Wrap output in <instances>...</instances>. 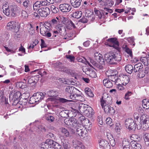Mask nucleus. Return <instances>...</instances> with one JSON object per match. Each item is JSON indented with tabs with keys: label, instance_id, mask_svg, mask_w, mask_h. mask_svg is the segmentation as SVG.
<instances>
[{
	"label": "nucleus",
	"instance_id": "473e14b6",
	"mask_svg": "<svg viewBox=\"0 0 149 149\" xmlns=\"http://www.w3.org/2000/svg\"><path fill=\"white\" fill-rule=\"evenodd\" d=\"M57 30L62 35L66 34V29L64 26L59 25L58 26Z\"/></svg>",
	"mask_w": 149,
	"mask_h": 149
},
{
	"label": "nucleus",
	"instance_id": "0eeeda50",
	"mask_svg": "<svg viewBox=\"0 0 149 149\" xmlns=\"http://www.w3.org/2000/svg\"><path fill=\"white\" fill-rule=\"evenodd\" d=\"M42 27L40 26V32L41 34L43 36H45L47 38L51 37L52 34L50 32L51 29L48 27V28L45 26H42Z\"/></svg>",
	"mask_w": 149,
	"mask_h": 149
},
{
	"label": "nucleus",
	"instance_id": "f03ea898",
	"mask_svg": "<svg viewBox=\"0 0 149 149\" xmlns=\"http://www.w3.org/2000/svg\"><path fill=\"white\" fill-rule=\"evenodd\" d=\"M19 8L16 5H11L10 6L3 5L2 6L3 13L8 17H10V16H15Z\"/></svg>",
	"mask_w": 149,
	"mask_h": 149
},
{
	"label": "nucleus",
	"instance_id": "a18cd8bd",
	"mask_svg": "<svg viewBox=\"0 0 149 149\" xmlns=\"http://www.w3.org/2000/svg\"><path fill=\"white\" fill-rule=\"evenodd\" d=\"M54 66L55 68H58L59 70H62V69L63 67V65L62 63L58 61L54 64Z\"/></svg>",
	"mask_w": 149,
	"mask_h": 149
},
{
	"label": "nucleus",
	"instance_id": "a878e982",
	"mask_svg": "<svg viewBox=\"0 0 149 149\" xmlns=\"http://www.w3.org/2000/svg\"><path fill=\"white\" fill-rule=\"evenodd\" d=\"M143 68V65L141 63H139L134 65V71L135 72L141 71Z\"/></svg>",
	"mask_w": 149,
	"mask_h": 149
},
{
	"label": "nucleus",
	"instance_id": "603ef678",
	"mask_svg": "<svg viewBox=\"0 0 149 149\" xmlns=\"http://www.w3.org/2000/svg\"><path fill=\"white\" fill-rule=\"evenodd\" d=\"M68 26L67 27L68 29H72V28H75V26L74 24L70 20L68 22Z\"/></svg>",
	"mask_w": 149,
	"mask_h": 149
},
{
	"label": "nucleus",
	"instance_id": "2eb2a0df",
	"mask_svg": "<svg viewBox=\"0 0 149 149\" xmlns=\"http://www.w3.org/2000/svg\"><path fill=\"white\" fill-rule=\"evenodd\" d=\"M95 59L97 62H99L102 64L104 63V60L103 58L102 55L98 53H95L94 54Z\"/></svg>",
	"mask_w": 149,
	"mask_h": 149
},
{
	"label": "nucleus",
	"instance_id": "3c124183",
	"mask_svg": "<svg viewBox=\"0 0 149 149\" xmlns=\"http://www.w3.org/2000/svg\"><path fill=\"white\" fill-rule=\"evenodd\" d=\"M138 136L135 134H133L131 135L130 137V139L132 140L133 142L135 141L136 142L137 140H138Z\"/></svg>",
	"mask_w": 149,
	"mask_h": 149
},
{
	"label": "nucleus",
	"instance_id": "4468645a",
	"mask_svg": "<svg viewBox=\"0 0 149 149\" xmlns=\"http://www.w3.org/2000/svg\"><path fill=\"white\" fill-rule=\"evenodd\" d=\"M73 145L75 149H83L84 148V146L82 143L77 140L73 141Z\"/></svg>",
	"mask_w": 149,
	"mask_h": 149
},
{
	"label": "nucleus",
	"instance_id": "393cba45",
	"mask_svg": "<svg viewBox=\"0 0 149 149\" xmlns=\"http://www.w3.org/2000/svg\"><path fill=\"white\" fill-rule=\"evenodd\" d=\"M131 149H141V146L139 143H138L136 142H133L131 141L130 142Z\"/></svg>",
	"mask_w": 149,
	"mask_h": 149
},
{
	"label": "nucleus",
	"instance_id": "79ce46f5",
	"mask_svg": "<svg viewBox=\"0 0 149 149\" xmlns=\"http://www.w3.org/2000/svg\"><path fill=\"white\" fill-rule=\"evenodd\" d=\"M85 91L86 93L88 96L93 97L94 96V94L91 91V90L89 88H85Z\"/></svg>",
	"mask_w": 149,
	"mask_h": 149
},
{
	"label": "nucleus",
	"instance_id": "774afa93",
	"mask_svg": "<svg viewBox=\"0 0 149 149\" xmlns=\"http://www.w3.org/2000/svg\"><path fill=\"white\" fill-rule=\"evenodd\" d=\"M90 42L89 40H87L84 42L83 43V45L85 47H88L90 45Z\"/></svg>",
	"mask_w": 149,
	"mask_h": 149
},
{
	"label": "nucleus",
	"instance_id": "6e6d98bb",
	"mask_svg": "<svg viewBox=\"0 0 149 149\" xmlns=\"http://www.w3.org/2000/svg\"><path fill=\"white\" fill-rule=\"evenodd\" d=\"M22 16L24 18H26L28 17V14L26 11L22 10Z\"/></svg>",
	"mask_w": 149,
	"mask_h": 149
},
{
	"label": "nucleus",
	"instance_id": "423d86ee",
	"mask_svg": "<svg viewBox=\"0 0 149 149\" xmlns=\"http://www.w3.org/2000/svg\"><path fill=\"white\" fill-rule=\"evenodd\" d=\"M76 129L75 132L76 134L81 139H83L85 136H87V131L85 128L80 124H79L75 128Z\"/></svg>",
	"mask_w": 149,
	"mask_h": 149
},
{
	"label": "nucleus",
	"instance_id": "39448f33",
	"mask_svg": "<svg viewBox=\"0 0 149 149\" xmlns=\"http://www.w3.org/2000/svg\"><path fill=\"white\" fill-rule=\"evenodd\" d=\"M141 125L144 130L149 129V117L148 116L143 114L140 117Z\"/></svg>",
	"mask_w": 149,
	"mask_h": 149
},
{
	"label": "nucleus",
	"instance_id": "0e129e2a",
	"mask_svg": "<svg viewBox=\"0 0 149 149\" xmlns=\"http://www.w3.org/2000/svg\"><path fill=\"white\" fill-rule=\"evenodd\" d=\"M132 93L131 92L128 91L125 95V99L126 100H128L129 99V96L131 95Z\"/></svg>",
	"mask_w": 149,
	"mask_h": 149
},
{
	"label": "nucleus",
	"instance_id": "9d476101",
	"mask_svg": "<svg viewBox=\"0 0 149 149\" xmlns=\"http://www.w3.org/2000/svg\"><path fill=\"white\" fill-rule=\"evenodd\" d=\"M107 41L105 42V44L109 46L116 48L118 46V43L116 42V39L113 38L107 40Z\"/></svg>",
	"mask_w": 149,
	"mask_h": 149
},
{
	"label": "nucleus",
	"instance_id": "cd10ccee",
	"mask_svg": "<svg viewBox=\"0 0 149 149\" xmlns=\"http://www.w3.org/2000/svg\"><path fill=\"white\" fill-rule=\"evenodd\" d=\"M103 83L104 86L107 88H110L113 86L112 83L109 79H104L103 80Z\"/></svg>",
	"mask_w": 149,
	"mask_h": 149
},
{
	"label": "nucleus",
	"instance_id": "58836bf2",
	"mask_svg": "<svg viewBox=\"0 0 149 149\" xmlns=\"http://www.w3.org/2000/svg\"><path fill=\"white\" fill-rule=\"evenodd\" d=\"M125 69L126 71L129 74H131L134 68L132 65H128L125 67Z\"/></svg>",
	"mask_w": 149,
	"mask_h": 149
},
{
	"label": "nucleus",
	"instance_id": "2f4dec72",
	"mask_svg": "<svg viewBox=\"0 0 149 149\" xmlns=\"http://www.w3.org/2000/svg\"><path fill=\"white\" fill-rule=\"evenodd\" d=\"M130 142L127 140H124L122 142V146L123 149H130Z\"/></svg>",
	"mask_w": 149,
	"mask_h": 149
},
{
	"label": "nucleus",
	"instance_id": "5fc2aeb1",
	"mask_svg": "<svg viewBox=\"0 0 149 149\" xmlns=\"http://www.w3.org/2000/svg\"><path fill=\"white\" fill-rule=\"evenodd\" d=\"M65 57L67 59H69L71 62H74L75 60V57L71 55L66 54Z\"/></svg>",
	"mask_w": 149,
	"mask_h": 149
},
{
	"label": "nucleus",
	"instance_id": "72a5a7b5",
	"mask_svg": "<svg viewBox=\"0 0 149 149\" xmlns=\"http://www.w3.org/2000/svg\"><path fill=\"white\" fill-rule=\"evenodd\" d=\"M142 105L143 107L146 109L149 108V100L148 99H145L143 100Z\"/></svg>",
	"mask_w": 149,
	"mask_h": 149
},
{
	"label": "nucleus",
	"instance_id": "bb28decb",
	"mask_svg": "<svg viewBox=\"0 0 149 149\" xmlns=\"http://www.w3.org/2000/svg\"><path fill=\"white\" fill-rule=\"evenodd\" d=\"M82 0H70L72 5L74 8L79 7L80 5Z\"/></svg>",
	"mask_w": 149,
	"mask_h": 149
},
{
	"label": "nucleus",
	"instance_id": "a19ab883",
	"mask_svg": "<svg viewBox=\"0 0 149 149\" xmlns=\"http://www.w3.org/2000/svg\"><path fill=\"white\" fill-rule=\"evenodd\" d=\"M82 15V12L81 11H77L75 12L72 16L74 18L79 19L81 17Z\"/></svg>",
	"mask_w": 149,
	"mask_h": 149
},
{
	"label": "nucleus",
	"instance_id": "e2e57ef3",
	"mask_svg": "<svg viewBox=\"0 0 149 149\" xmlns=\"http://www.w3.org/2000/svg\"><path fill=\"white\" fill-rule=\"evenodd\" d=\"M125 51L131 57L132 56V51L128 47L126 48L125 49Z\"/></svg>",
	"mask_w": 149,
	"mask_h": 149
},
{
	"label": "nucleus",
	"instance_id": "6e6552de",
	"mask_svg": "<svg viewBox=\"0 0 149 149\" xmlns=\"http://www.w3.org/2000/svg\"><path fill=\"white\" fill-rule=\"evenodd\" d=\"M6 28L7 30L13 32H17L19 31V29L17 28L16 22L14 21L8 22L6 26Z\"/></svg>",
	"mask_w": 149,
	"mask_h": 149
},
{
	"label": "nucleus",
	"instance_id": "20e7f679",
	"mask_svg": "<svg viewBox=\"0 0 149 149\" xmlns=\"http://www.w3.org/2000/svg\"><path fill=\"white\" fill-rule=\"evenodd\" d=\"M21 95V93L19 91L13 90L10 92L9 97V100L13 105H16L18 103Z\"/></svg>",
	"mask_w": 149,
	"mask_h": 149
},
{
	"label": "nucleus",
	"instance_id": "412c9836",
	"mask_svg": "<svg viewBox=\"0 0 149 149\" xmlns=\"http://www.w3.org/2000/svg\"><path fill=\"white\" fill-rule=\"evenodd\" d=\"M93 111V109L91 107L88 106L84 113V114L87 117H91L94 113Z\"/></svg>",
	"mask_w": 149,
	"mask_h": 149
},
{
	"label": "nucleus",
	"instance_id": "4be33fe9",
	"mask_svg": "<svg viewBox=\"0 0 149 149\" xmlns=\"http://www.w3.org/2000/svg\"><path fill=\"white\" fill-rule=\"evenodd\" d=\"M120 79L123 81V84L125 86L130 81L129 77L128 76L123 74L120 77Z\"/></svg>",
	"mask_w": 149,
	"mask_h": 149
},
{
	"label": "nucleus",
	"instance_id": "ddd939ff",
	"mask_svg": "<svg viewBox=\"0 0 149 149\" xmlns=\"http://www.w3.org/2000/svg\"><path fill=\"white\" fill-rule=\"evenodd\" d=\"M113 53H109L104 55V59L109 64L113 63Z\"/></svg>",
	"mask_w": 149,
	"mask_h": 149
},
{
	"label": "nucleus",
	"instance_id": "ea45409f",
	"mask_svg": "<svg viewBox=\"0 0 149 149\" xmlns=\"http://www.w3.org/2000/svg\"><path fill=\"white\" fill-rule=\"evenodd\" d=\"M61 132L62 135L64 137H67L69 136V133L66 129L62 128L61 129Z\"/></svg>",
	"mask_w": 149,
	"mask_h": 149
},
{
	"label": "nucleus",
	"instance_id": "4d7b16f0",
	"mask_svg": "<svg viewBox=\"0 0 149 149\" xmlns=\"http://www.w3.org/2000/svg\"><path fill=\"white\" fill-rule=\"evenodd\" d=\"M29 0H25L23 2V5L26 7V9L29 7Z\"/></svg>",
	"mask_w": 149,
	"mask_h": 149
},
{
	"label": "nucleus",
	"instance_id": "c85d7f7f",
	"mask_svg": "<svg viewBox=\"0 0 149 149\" xmlns=\"http://www.w3.org/2000/svg\"><path fill=\"white\" fill-rule=\"evenodd\" d=\"M94 11L95 15L98 16L99 18L101 19L103 17L102 10L95 8Z\"/></svg>",
	"mask_w": 149,
	"mask_h": 149
},
{
	"label": "nucleus",
	"instance_id": "f257e3e1",
	"mask_svg": "<svg viewBox=\"0 0 149 149\" xmlns=\"http://www.w3.org/2000/svg\"><path fill=\"white\" fill-rule=\"evenodd\" d=\"M40 149H61V146L56 142L50 139L46 140L40 144Z\"/></svg>",
	"mask_w": 149,
	"mask_h": 149
},
{
	"label": "nucleus",
	"instance_id": "6ab92c4d",
	"mask_svg": "<svg viewBox=\"0 0 149 149\" xmlns=\"http://www.w3.org/2000/svg\"><path fill=\"white\" fill-rule=\"evenodd\" d=\"M85 73L92 78H95L97 77L95 71L91 68H87L85 71Z\"/></svg>",
	"mask_w": 149,
	"mask_h": 149
},
{
	"label": "nucleus",
	"instance_id": "bf43d9fd",
	"mask_svg": "<svg viewBox=\"0 0 149 149\" xmlns=\"http://www.w3.org/2000/svg\"><path fill=\"white\" fill-rule=\"evenodd\" d=\"M146 74L145 71H140L139 72L138 74L137 75V76L139 78H143L145 76Z\"/></svg>",
	"mask_w": 149,
	"mask_h": 149
},
{
	"label": "nucleus",
	"instance_id": "7ed1b4c3",
	"mask_svg": "<svg viewBox=\"0 0 149 149\" xmlns=\"http://www.w3.org/2000/svg\"><path fill=\"white\" fill-rule=\"evenodd\" d=\"M111 104V101L109 102L107 100L103 99V97H102L100 100V104L105 112L107 114H113L115 113V110L113 108L110 106Z\"/></svg>",
	"mask_w": 149,
	"mask_h": 149
},
{
	"label": "nucleus",
	"instance_id": "e433bc0d",
	"mask_svg": "<svg viewBox=\"0 0 149 149\" xmlns=\"http://www.w3.org/2000/svg\"><path fill=\"white\" fill-rule=\"evenodd\" d=\"M68 96H69L71 99H72L73 100H79L78 97L81 96V94H74L73 92L72 93H71V94L69 95Z\"/></svg>",
	"mask_w": 149,
	"mask_h": 149
},
{
	"label": "nucleus",
	"instance_id": "f704fd0d",
	"mask_svg": "<svg viewBox=\"0 0 149 149\" xmlns=\"http://www.w3.org/2000/svg\"><path fill=\"white\" fill-rule=\"evenodd\" d=\"M49 97H56L57 95V92L54 90H49L47 92Z\"/></svg>",
	"mask_w": 149,
	"mask_h": 149
},
{
	"label": "nucleus",
	"instance_id": "dca6fc26",
	"mask_svg": "<svg viewBox=\"0 0 149 149\" xmlns=\"http://www.w3.org/2000/svg\"><path fill=\"white\" fill-rule=\"evenodd\" d=\"M45 94V93H37L34 95L38 103L44 98Z\"/></svg>",
	"mask_w": 149,
	"mask_h": 149
},
{
	"label": "nucleus",
	"instance_id": "de8ad7c7",
	"mask_svg": "<svg viewBox=\"0 0 149 149\" xmlns=\"http://www.w3.org/2000/svg\"><path fill=\"white\" fill-rule=\"evenodd\" d=\"M4 47L8 52H10V54H12L15 53L16 52V50L17 49L16 48H13L12 49H10L8 47L5 46H4Z\"/></svg>",
	"mask_w": 149,
	"mask_h": 149
},
{
	"label": "nucleus",
	"instance_id": "4c0bfd02",
	"mask_svg": "<svg viewBox=\"0 0 149 149\" xmlns=\"http://www.w3.org/2000/svg\"><path fill=\"white\" fill-rule=\"evenodd\" d=\"M148 57H141L140 58V61L145 66H147L148 65Z\"/></svg>",
	"mask_w": 149,
	"mask_h": 149
},
{
	"label": "nucleus",
	"instance_id": "338daca9",
	"mask_svg": "<svg viewBox=\"0 0 149 149\" xmlns=\"http://www.w3.org/2000/svg\"><path fill=\"white\" fill-rule=\"evenodd\" d=\"M107 136L109 140L113 139V137L111 134L109 132L107 133Z\"/></svg>",
	"mask_w": 149,
	"mask_h": 149
},
{
	"label": "nucleus",
	"instance_id": "c03bdc74",
	"mask_svg": "<svg viewBox=\"0 0 149 149\" xmlns=\"http://www.w3.org/2000/svg\"><path fill=\"white\" fill-rule=\"evenodd\" d=\"M45 118L49 122H53L55 119V118L53 116L48 114H45Z\"/></svg>",
	"mask_w": 149,
	"mask_h": 149
},
{
	"label": "nucleus",
	"instance_id": "052dcab7",
	"mask_svg": "<svg viewBox=\"0 0 149 149\" xmlns=\"http://www.w3.org/2000/svg\"><path fill=\"white\" fill-rule=\"evenodd\" d=\"M46 137L49 139H53L54 138L55 136L54 134L49 133L47 135Z\"/></svg>",
	"mask_w": 149,
	"mask_h": 149
},
{
	"label": "nucleus",
	"instance_id": "1a4fd4ad",
	"mask_svg": "<svg viewBox=\"0 0 149 149\" xmlns=\"http://www.w3.org/2000/svg\"><path fill=\"white\" fill-rule=\"evenodd\" d=\"M50 9L47 7H42L39 8L37 12L40 16L42 17H46L50 13Z\"/></svg>",
	"mask_w": 149,
	"mask_h": 149
},
{
	"label": "nucleus",
	"instance_id": "5701e85b",
	"mask_svg": "<svg viewBox=\"0 0 149 149\" xmlns=\"http://www.w3.org/2000/svg\"><path fill=\"white\" fill-rule=\"evenodd\" d=\"M77 89L73 86H67L65 89V92L66 94H68L72 93L73 92L77 90Z\"/></svg>",
	"mask_w": 149,
	"mask_h": 149
},
{
	"label": "nucleus",
	"instance_id": "09e8293b",
	"mask_svg": "<svg viewBox=\"0 0 149 149\" xmlns=\"http://www.w3.org/2000/svg\"><path fill=\"white\" fill-rule=\"evenodd\" d=\"M50 9L52 12L54 13H56L59 11L58 9L55 7L54 5H51L50 6Z\"/></svg>",
	"mask_w": 149,
	"mask_h": 149
},
{
	"label": "nucleus",
	"instance_id": "69168bd1",
	"mask_svg": "<svg viewBox=\"0 0 149 149\" xmlns=\"http://www.w3.org/2000/svg\"><path fill=\"white\" fill-rule=\"evenodd\" d=\"M40 5L41 6H47L48 5H49V3L47 2L46 1H40Z\"/></svg>",
	"mask_w": 149,
	"mask_h": 149
},
{
	"label": "nucleus",
	"instance_id": "680f3d73",
	"mask_svg": "<svg viewBox=\"0 0 149 149\" xmlns=\"http://www.w3.org/2000/svg\"><path fill=\"white\" fill-rule=\"evenodd\" d=\"M112 119L110 117H109L107 118L106 120V123L108 124L109 125H112V124H111L112 123Z\"/></svg>",
	"mask_w": 149,
	"mask_h": 149
},
{
	"label": "nucleus",
	"instance_id": "b1692460",
	"mask_svg": "<svg viewBox=\"0 0 149 149\" xmlns=\"http://www.w3.org/2000/svg\"><path fill=\"white\" fill-rule=\"evenodd\" d=\"M88 106V105L83 103L80 104L79 106V109L80 112L84 114Z\"/></svg>",
	"mask_w": 149,
	"mask_h": 149
},
{
	"label": "nucleus",
	"instance_id": "9b49d317",
	"mask_svg": "<svg viewBox=\"0 0 149 149\" xmlns=\"http://www.w3.org/2000/svg\"><path fill=\"white\" fill-rule=\"evenodd\" d=\"M126 127L131 130L135 129L136 125L134 122L133 120L132 119H127L125 122Z\"/></svg>",
	"mask_w": 149,
	"mask_h": 149
},
{
	"label": "nucleus",
	"instance_id": "37998d69",
	"mask_svg": "<svg viewBox=\"0 0 149 149\" xmlns=\"http://www.w3.org/2000/svg\"><path fill=\"white\" fill-rule=\"evenodd\" d=\"M144 140L145 145L147 146H149V134H146L144 136Z\"/></svg>",
	"mask_w": 149,
	"mask_h": 149
},
{
	"label": "nucleus",
	"instance_id": "8fccbe9b",
	"mask_svg": "<svg viewBox=\"0 0 149 149\" xmlns=\"http://www.w3.org/2000/svg\"><path fill=\"white\" fill-rule=\"evenodd\" d=\"M29 103L30 104H38L34 95L30 97Z\"/></svg>",
	"mask_w": 149,
	"mask_h": 149
},
{
	"label": "nucleus",
	"instance_id": "49530a36",
	"mask_svg": "<svg viewBox=\"0 0 149 149\" xmlns=\"http://www.w3.org/2000/svg\"><path fill=\"white\" fill-rule=\"evenodd\" d=\"M40 1H36L33 5V8L34 10H38L39 8H42L40 5Z\"/></svg>",
	"mask_w": 149,
	"mask_h": 149
},
{
	"label": "nucleus",
	"instance_id": "a211bd4d",
	"mask_svg": "<svg viewBox=\"0 0 149 149\" xmlns=\"http://www.w3.org/2000/svg\"><path fill=\"white\" fill-rule=\"evenodd\" d=\"M68 123H67L68 125L74 127V128H76V127L79 124V122L74 118L69 119Z\"/></svg>",
	"mask_w": 149,
	"mask_h": 149
},
{
	"label": "nucleus",
	"instance_id": "c9c22d12",
	"mask_svg": "<svg viewBox=\"0 0 149 149\" xmlns=\"http://www.w3.org/2000/svg\"><path fill=\"white\" fill-rule=\"evenodd\" d=\"M84 123L85 126H86V128H87L88 130H91L90 127H91V123L90 122V120L87 118H85L84 120Z\"/></svg>",
	"mask_w": 149,
	"mask_h": 149
},
{
	"label": "nucleus",
	"instance_id": "f3484780",
	"mask_svg": "<svg viewBox=\"0 0 149 149\" xmlns=\"http://www.w3.org/2000/svg\"><path fill=\"white\" fill-rule=\"evenodd\" d=\"M100 146L102 147L104 149H110V146L108 142L106 140L102 139L99 142Z\"/></svg>",
	"mask_w": 149,
	"mask_h": 149
},
{
	"label": "nucleus",
	"instance_id": "f8f14e48",
	"mask_svg": "<svg viewBox=\"0 0 149 149\" xmlns=\"http://www.w3.org/2000/svg\"><path fill=\"white\" fill-rule=\"evenodd\" d=\"M59 8L63 12H68L71 9V6L68 4H60L59 6Z\"/></svg>",
	"mask_w": 149,
	"mask_h": 149
},
{
	"label": "nucleus",
	"instance_id": "c756f323",
	"mask_svg": "<svg viewBox=\"0 0 149 149\" xmlns=\"http://www.w3.org/2000/svg\"><path fill=\"white\" fill-rule=\"evenodd\" d=\"M113 63H114V61H119L121 60V56L120 53L113 52Z\"/></svg>",
	"mask_w": 149,
	"mask_h": 149
},
{
	"label": "nucleus",
	"instance_id": "7c9ffc66",
	"mask_svg": "<svg viewBox=\"0 0 149 149\" xmlns=\"http://www.w3.org/2000/svg\"><path fill=\"white\" fill-rule=\"evenodd\" d=\"M108 78L111 81L116 83L118 79L115 74H113L108 76Z\"/></svg>",
	"mask_w": 149,
	"mask_h": 149
},
{
	"label": "nucleus",
	"instance_id": "aec40b11",
	"mask_svg": "<svg viewBox=\"0 0 149 149\" xmlns=\"http://www.w3.org/2000/svg\"><path fill=\"white\" fill-rule=\"evenodd\" d=\"M39 77V75H37L30 77H28L27 81L28 84H33L34 85L37 81L38 80Z\"/></svg>",
	"mask_w": 149,
	"mask_h": 149
},
{
	"label": "nucleus",
	"instance_id": "864d4df0",
	"mask_svg": "<svg viewBox=\"0 0 149 149\" xmlns=\"http://www.w3.org/2000/svg\"><path fill=\"white\" fill-rule=\"evenodd\" d=\"M68 111H66L63 110L59 113V115L61 117H66L68 116Z\"/></svg>",
	"mask_w": 149,
	"mask_h": 149
},
{
	"label": "nucleus",
	"instance_id": "13d9d810",
	"mask_svg": "<svg viewBox=\"0 0 149 149\" xmlns=\"http://www.w3.org/2000/svg\"><path fill=\"white\" fill-rule=\"evenodd\" d=\"M104 64H102L99 62H97L96 63L94 66H95L100 69H102L103 68V65H104Z\"/></svg>",
	"mask_w": 149,
	"mask_h": 149
}]
</instances>
